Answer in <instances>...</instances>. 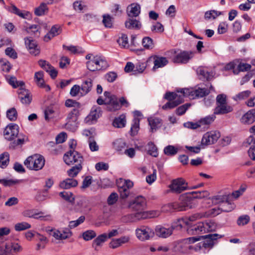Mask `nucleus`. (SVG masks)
I'll return each mask as SVG.
<instances>
[{
  "instance_id": "obj_12",
  "label": "nucleus",
  "mask_w": 255,
  "mask_h": 255,
  "mask_svg": "<svg viewBox=\"0 0 255 255\" xmlns=\"http://www.w3.org/2000/svg\"><path fill=\"white\" fill-rule=\"evenodd\" d=\"M169 187L171 192L176 194H179L188 189L187 183L181 178L173 180Z\"/></svg>"
},
{
  "instance_id": "obj_9",
  "label": "nucleus",
  "mask_w": 255,
  "mask_h": 255,
  "mask_svg": "<svg viewBox=\"0 0 255 255\" xmlns=\"http://www.w3.org/2000/svg\"><path fill=\"white\" fill-rule=\"evenodd\" d=\"M181 93L183 94V96L188 97L191 99H195L203 97L208 95L210 91L206 88H198L195 89H182Z\"/></svg>"
},
{
  "instance_id": "obj_14",
  "label": "nucleus",
  "mask_w": 255,
  "mask_h": 255,
  "mask_svg": "<svg viewBox=\"0 0 255 255\" xmlns=\"http://www.w3.org/2000/svg\"><path fill=\"white\" fill-rule=\"evenodd\" d=\"M220 133L218 131H211L205 133L202 137V145H209L215 143L220 137Z\"/></svg>"
},
{
  "instance_id": "obj_34",
  "label": "nucleus",
  "mask_w": 255,
  "mask_h": 255,
  "mask_svg": "<svg viewBox=\"0 0 255 255\" xmlns=\"http://www.w3.org/2000/svg\"><path fill=\"white\" fill-rule=\"evenodd\" d=\"M93 80L91 79H88L85 80L81 85V89L82 92L81 95H85L88 94L92 89L93 86Z\"/></svg>"
},
{
  "instance_id": "obj_48",
  "label": "nucleus",
  "mask_w": 255,
  "mask_h": 255,
  "mask_svg": "<svg viewBox=\"0 0 255 255\" xmlns=\"http://www.w3.org/2000/svg\"><path fill=\"white\" fill-rule=\"evenodd\" d=\"M117 42L119 45L122 47L126 48L128 47V36L125 34H122L121 36L119 37L117 40Z\"/></svg>"
},
{
  "instance_id": "obj_64",
  "label": "nucleus",
  "mask_w": 255,
  "mask_h": 255,
  "mask_svg": "<svg viewBox=\"0 0 255 255\" xmlns=\"http://www.w3.org/2000/svg\"><path fill=\"white\" fill-rule=\"evenodd\" d=\"M77 122L67 121L65 124V128L66 129L74 132L77 128Z\"/></svg>"
},
{
  "instance_id": "obj_29",
  "label": "nucleus",
  "mask_w": 255,
  "mask_h": 255,
  "mask_svg": "<svg viewBox=\"0 0 255 255\" xmlns=\"http://www.w3.org/2000/svg\"><path fill=\"white\" fill-rule=\"evenodd\" d=\"M108 239L107 234L106 233L103 234L98 236L93 242L92 247L96 250H98V247L102 246L103 244L105 243Z\"/></svg>"
},
{
  "instance_id": "obj_36",
  "label": "nucleus",
  "mask_w": 255,
  "mask_h": 255,
  "mask_svg": "<svg viewBox=\"0 0 255 255\" xmlns=\"http://www.w3.org/2000/svg\"><path fill=\"white\" fill-rule=\"evenodd\" d=\"M229 198L228 195H219L213 197L211 199L213 204L214 205H218L221 207V205L224 204L225 201H227Z\"/></svg>"
},
{
  "instance_id": "obj_46",
  "label": "nucleus",
  "mask_w": 255,
  "mask_h": 255,
  "mask_svg": "<svg viewBox=\"0 0 255 255\" xmlns=\"http://www.w3.org/2000/svg\"><path fill=\"white\" fill-rule=\"evenodd\" d=\"M222 212V210L221 209V207L219 206L217 208H214L211 209L207 212L199 213L204 214L205 216L203 217V218H204V217H208L210 215L213 216H217V215L220 214Z\"/></svg>"
},
{
  "instance_id": "obj_38",
  "label": "nucleus",
  "mask_w": 255,
  "mask_h": 255,
  "mask_svg": "<svg viewBox=\"0 0 255 255\" xmlns=\"http://www.w3.org/2000/svg\"><path fill=\"white\" fill-rule=\"evenodd\" d=\"M215 119L216 116L214 113L211 115H209L201 119L199 121L201 127L204 126H209L214 121Z\"/></svg>"
},
{
  "instance_id": "obj_6",
  "label": "nucleus",
  "mask_w": 255,
  "mask_h": 255,
  "mask_svg": "<svg viewBox=\"0 0 255 255\" xmlns=\"http://www.w3.org/2000/svg\"><path fill=\"white\" fill-rule=\"evenodd\" d=\"M221 236L217 234H210L209 235L201 236V239H205L203 242L199 243L195 247L193 246L189 247L190 249H194L195 251L199 250L202 247L205 248H212L214 245V241L218 238H220Z\"/></svg>"
},
{
  "instance_id": "obj_60",
  "label": "nucleus",
  "mask_w": 255,
  "mask_h": 255,
  "mask_svg": "<svg viewBox=\"0 0 255 255\" xmlns=\"http://www.w3.org/2000/svg\"><path fill=\"white\" fill-rule=\"evenodd\" d=\"M250 220V218L248 215H243L238 218L237 223L239 226H244L247 224Z\"/></svg>"
},
{
  "instance_id": "obj_63",
  "label": "nucleus",
  "mask_w": 255,
  "mask_h": 255,
  "mask_svg": "<svg viewBox=\"0 0 255 255\" xmlns=\"http://www.w3.org/2000/svg\"><path fill=\"white\" fill-rule=\"evenodd\" d=\"M250 94L251 92L250 91H245L236 95L234 99L236 101L242 100L248 98L250 96Z\"/></svg>"
},
{
  "instance_id": "obj_52",
  "label": "nucleus",
  "mask_w": 255,
  "mask_h": 255,
  "mask_svg": "<svg viewBox=\"0 0 255 255\" xmlns=\"http://www.w3.org/2000/svg\"><path fill=\"white\" fill-rule=\"evenodd\" d=\"M177 152L178 148L173 145H168L164 149V153L167 155H174L177 153Z\"/></svg>"
},
{
  "instance_id": "obj_23",
  "label": "nucleus",
  "mask_w": 255,
  "mask_h": 255,
  "mask_svg": "<svg viewBox=\"0 0 255 255\" xmlns=\"http://www.w3.org/2000/svg\"><path fill=\"white\" fill-rule=\"evenodd\" d=\"M255 121V109L249 111L241 119V122L244 124L250 125Z\"/></svg>"
},
{
  "instance_id": "obj_37",
  "label": "nucleus",
  "mask_w": 255,
  "mask_h": 255,
  "mask_svg": "<svg viewBox=\"0 0 255 255\" xmlns=\"http://www.w3.org/2000/svg\"><path fill=\"white\" fill-rule=\"evenodd\" d=\"M184 100L182 97H179V100H175L174 101H170L165 104L164 105L162 106V109L163 110H168L171 109L175 108L177 106L182 102H183Z\"/></svg>"
},
{
  "instance_id": "obj_7",
  "label": "nucleus",
  "mask_w": 255,
  "mask_h": 255,
  "mask_svg": "<svg viewBox=\"0 0 255 255\" xmlns=\"http://www.w3.org/2000/svg\"><path fill=\"white\" fill-rule=\"evenodd\" d=\"M104 96L106 97L107 109L108 111L115 112L121 109V105H119L118 98L116 95L106 91L104 92Z\"/></svg>"
},
{
  "instance_id": "obj_10",
  "label": "nucleus",
  "mask_w": 255,
  "mask_h": 255,
  "mask_svg": "<svg viewBox=\"0 0 255 255\" xmlns=\"http://www.w3.org/2000/svg\"><path fill=\"white\" fill-rule=\"evenodd\" d=\"M205 215L203 214L196 213L189 218L178 219L176 222L172 224L171 228H172V230L173 229L180 230L184 225H190V222L201 219Z\"/></svg>"
},
{
  "instance_id": "obj_35",
  "label": "nucleus",
  "mask_w": 255,
  "mask_h": 255,
  "mask_svg": "<svg viewBox=\"0 0 255 255\" xmlns=\"http://www.w3.org/2000/svg\"><path fill=\"white\" fill-rule=\"evenodd\" d=\"M126 124V116L124 115H121L119 117L116 118L113 122V126L117 128L125 127Z\"/></svg>"
},
{
  "instance_id": "obj_43",
  "label": "nucleus",
  "mask_w": 255,
  "mask_h": 255,
  "mask_svg": "<svg viewBox=\"0 0 255 255\" xmlns=\"http://www.w3.org/2000/svg\"><path fill=\"white\" fill-rule=\"evenodd\" d=\"M39 26L37 25H32L28 28H27L26 31L28 33L33 36L34 37H38L40 36Z\"/></svg>"
},
{
  "instance_id": "obj_44",
  "label": "nucleus",
  "mask_w": 255,
  "mask_h": 255,
  "mask_svg": "<svg viewBox=\"0 0 255 255\" xmlns=\"http://www.w3.org/2000/svg\"><path fill=\"white\" fill-rule=\"evenodd\" d=\"M235 208L234 204L232 203L228 198L227 201L224 203V204H222L221 206V209L222 212H229L232 211Z\"/></svg>"
},
{
  "instance_id": "obj_15",
  "label": "nucleus",
  "mask_w": 255,
  "mask_h": 255,
  "mask_svg": "<svg viewBox=\"0 0 255 255\" xmlns=\"http://www.w3.org/2000/svg\"><path fill=\"white\" fill-rule=\"evenodd\" d=\"M101 115V108L99 107L94 106L92 107L89 115L85 119V122L88 125L93 124L97 121Z\"/></svg>"
},
{
  "instance_id": "obj_17",
  "label": "nucleus",
  "mask_w": 255,
  "mask_h": 255,
  "mask_svg": "<svg viewBox=\"0 0 255 255\" xmlns=\"http://www.w3.org/2000/svg\"><path fill=\"white\" fill-rule=\"evenodd\" d=\"M18 132V126L15 124H11L7 126L5 128L3 134L6 139L11 140L17 137Z\"/></svg>"
},
{
  "instance_id": "obj_56",
  "label": "nucleus",
  "mask_w": 255,
  "mask_h": 255,
  "mask_svg": "<svg viewBox=\"0 0 255 255\" xmlns=\"http://www.w3.org/2000/svg\"><path fill=\"white\" fill-rule=\"evenodd\" d=\"M89 148L92 151H97L99 150V147L93 136H90L88 139Z\"/></svg>"
},
{
  "instance_id": "obj_59",
  "label": "nucleus",
  "mask_w": 255,
  "mask_h": 255,
  "mask_svg": "<svg viewBox=\"0 0 255 255\" xmlns=\"http://www.w3.org/2000/svg\"><path fill=\"white\" fill-rule=\"evenodd\" d=\"M65 106L67 107H73V109H80L81 108L80 103L71 99H68L66 101Z\"/></svg>"
},
{
  "instance_id": "obj_28",
  "label": "nucleus",
  "mask_w": 255,
  "mask_h": 255,
  "mask_svg": "<svg viewBox=\"0 0 255 255\" xmlns=\"http://www.w3.org/2000/svg\"><path fill=\"white\" fill-rule=\"evenodd\" d=\"M125 26L128 29H139L141 27L140 22L136 19L129 18L125 21Z\"/></svg>"
},
{
  "instance_id": "obj_18",
  "label": "nucleus",
  "mask_w": 255,
  "mask_h": 255,
  "mask_svg": "<svg viewBox=\"0 0 255 255\" xmlns=\"http://www.w3.org/2000/svg\"><path fill=\"white\" fill-rule=\"evenodd\" d=\"M194 53L192 52L183 51L177 54L173 59L174 63H187L193 56Z\"/></svg>"
},
{
  "instance_id": "obj_61",
  "label": "nucleus",
  "mask_w": 255,
  "mask_h": 255,
  "mask_svg": "<svg viewBox=\"0 0 255 255\" xmlns=\"http://www.w3.org/2000/svg\"><path fill=\"white\" fill-rule=\"evenodd\" d=\"M85 217L84 216H80L78 219L75 221H72L69 222V227L70 228H74L84 222Z\"/></svg>"
},
{
  "instance_id": "obj_39",
  "label": "nucleus",
  "mask_w": 255,
  "mask_h": 255,
  "mask_svg": "<svg viewBox=\"0 0 255 255\" xmlns=\"http://www.w3.org/2000/svg\"><path fill=\"white\" fill-rule=\"evenodd\" d=\"M9 161V154L7 152H4L0 154V167L5 168Z\"/></svg>"
},
{
  "instance_id": "obj_27",
  "label": "nucleus",
  "mask_w": 255,
  "mask_h": 255,
  "mask_svg": "<svg viewBox=\"0 0 255 255\" xmlns=\"http://www.w3.org/2000/svg\"><path fill=\"white\" fill-rule=\"evenodd\" d=\"M78 185V181L73 178H67L61 182L59 186L63 189H70L71 187H76Z\"/></svg>"
},
{
  "instance_id": "obj_16",
  "label": "nucleus",
  "mask_w": 255,
  "mask_h": 255,
  "mask_svg": "<svg viewBox=\"0 0 255 255\" xmlns=\"http://www.w3.org/2000/svg\"><path fill=\"white\" fill-rule=\"evenodd\" d=\"M50 234L58 240H65L70 238L72 233L69 229L65 228L61 230H51Z\"/></svg>"
},
{
  "instance_id": "obj_30",
  "label": "nucleus",
  "mask_w": 255,
  "mask_h": 255,
  "mask_svg": "<svg viewBox=\"0 0 255 255\" xmlns=\"http://www.w3.org/2000/svg\"><path fill=\"white\" fill-rule=\"evenodd\" d=\"M148 122L152 132L155 131L161 126V120L159 118L150 117L148 119Z\"/></svg>"
},
{
  "instance_id": "obj_19",
  "label": "nucleus",
  "mask_w": 255,
  "mask_h": 255,
  "mask_svg": "<svg viewBox=\"0 0 255 255\" xmlns=\"http://www.w3.org/2000/svg\"><path fill=\"white\" fill-rule=\"evenodd\" d=\"M18 98L23 104L29 105L32 101V95L29 91L23 88H20L18 91Z\"/></svg>"
},
{
  "instance_id": "obj_3",
  "label": "nucleus",
  "mask_w": 255,
  "mask_h": 255,
  "mask_svg": "<svg viewBox=\"0 0 255 255\" xmlns=\"http://www.w3.org/2000/svg\"><path fill=\"white\" fill-rule=\"evenodd\" d=\"M216 107L214 114L216 115H225L232 112L233 108L227 103V96L225 94L218 95L216 97Z\"/></svg>"
},
{
  "instance_id": "obj_62",
  "label": "nucleus",
  "mask_w": 255,
  "mask_h": 255,
  "mask_svg": "<svg viewBox=\"0 0 255 255\" xmlns=\"http://www.w3.org/2000/svg\"><path fill=\"white\" fill-rule=\"evenodd\" d=\"M96 236V233L93 230H88L83 234V238L86 241H89Z\"/></svg>"
},
{
  "instance_id": "obj_26",
  "label": "nucleus",
  "mask_w": 255,
  "mask_h": 255,
  "mask_svg": "<svg viewBox=\"0 0 255 255\" xmlns=\"http://www.w3.org/2000/svg\"><path fill=\"white\" fill-rule=\"evenodd\" d=\"M60 26L57 25L52 27L50 31L45 35L44 40L46 42L48 41L53 37L59 35L61 32Z\"/></svg>"
},
{
  "instance_id": "obj_31",
  "label": "nucleus",
  "mask_w": 255,
  "mask_h": 255,
  "mask_svg": "<svg viewBox=\"0 0 255 255\" xmlns=\"http://www.w3.org/2000/svg\"><path fill=\"white\" fill-rule=\"evenodd\" d=\"M34 79L38 86L40 87H45L47 91L50 90V87L44 84L43 72L39 71L36 72L34 75Z\"/></svg>"
},
{
  "instance_id": "obj_20",
  "label": "nucleus",
  "mask_w": 255,
  "mask_h": 255,
  "mask_svg": "<svg viewBox=\"0 0 255 255\" xmlns=\"http://www.w3.org/2000/svg\"><path fill=\"white\" fill-rule=\"evenodd\" d=\"M188 226L187 231L190 235H197L205 233L203 222H199L194 225H191V222H190V225H188Z\"/></svg>"
},
{
  "instance_id": "obj_45",
  "label": "nucleus",
  "mask_w": 255,
  "mask_h": 255,
  "mask_svg": "<svg viewBox=\"0 0 255 255\" xmlns=\"http://www.w3.org/2000/svg\"><path fill=\"white\" fill-rule=\"evenodd\" d=\"M132 123L130 131L131 135H134L137 134L139 128V119L134 118L133 120Z\"/></svg>"
},
{
  "instance_id": "obj_5",
  "label": "nucleus",
  "mask_w": 255,
  "mask_h": 255,
  "mask_svg": "<svg viewBox=\"0 0 255 255\" xmlns=\"http://www.w3.org/2000/svg\"><path fill=\"white\" fill-rule=\"evenodd\" d=\"M193 197L190 192L181 195L178 203H175L173 207L178 211H185L192 208Z\"/></svg>"
},
{
  "instance_id": "obj_57",
  "label": "nucleus",
  "mask_w": 255,
  "mask_h": 255,
  "mask_svg": "<svg viewBox=\"0 0 255 255\" xmlns=\"http://www.w3.org/2000/svg\"><path fill=\"white\" fill-rule=\"evenodd\" d=\"M103 23L107 28H111L113 26V18L109 14H105L103 16Z\"/></svg>"
},
{
  "instance_id": "obj_4",
  "label": "nucleus",
  "mask_w": 255,
  "mask_h": 255,
  "mask_svg": "<svg viewBox=\"0 0 255 255\" xmlns=\"http://www.w3.org/2000/svg\"><path fill=\"white\" fill-rule=\"evenodd\" d=\"M45 162V158L42 155L35 154L28 156L24 164L29 169L38 171L42 169Z\"/></svg>"
},
{
  "instance_id": "obj_50",
  "label": "nucleus",
  "mask_w": 255,
  "mask_h": 255,
  "mask_svg": "<svg viewBox=\"0 0 255 255\" xmlns=\"http://www.w3.org/2000/svg\"><path fill=\"white\" fill-rule=\"evenodd\" d=\"M7 118L11 121H15L17 119V113L14 108L8 109L6 112Z\"/></svg>"
},
{
  "instance_id": "obj_32",
  "label": "nucleus",
  "mask_w": 255,
  "mask_h": 255,
  "mask_svg": "<svg viewBox=\"0 0 255 255\" xmlns=\"http://www.w3.org/2000/svg\"><path fill=\"white\" fill-rule=\"evenodd\" d=\"M154 66L153 69H156L164 67L167 64L168 61L166 58L164 57H160L158 56H154Z\"/></svg>"
},
{
  "instance_id": "obj_55",
  "label": "nucleus",
  "mask_w": 255,
  "mask_h": 255,
  "mask_svg": "<svg viewBox=\"0 0 255 255\" xmlns=\"http://www.w3.org/2000/svg\"><path fill=\"white\" fill-rule=\"evenodd\" d=\"M148 153L153 157H157L158 155V151L157 147L152 142H149L148 143Z\"/></svg>"
},
{
  "instance_id": "obj_51",
  "label": "nucleus",
  "mask_w": 255,
  "mask_h": 255,
  "mask_svg": "<svg viewBox=\"0 0 255 255\" xmlns=\"http://www.w3.org/2000/svg\"><path fill=\"white\" fill-rule=\"evenodd\" d=\"M59 195L66 201L71 203H73L75 199L73 194L70 192H61Z\"/></svg>"
},
{
  "instance_id": "obj_24",
  "label": "nucleus",
  "mask_w": 255,
  "mask_h": 255,
  "mask_svg": "<svg viewBox=\"0 0 255 255\" xmlns=\"http://www.w3.org/2000/svg\"><path fill=\"white\" fill-rule=\"evenodd\" d=\"M172 228H166L162 226H157L155 229L156 235L161 238H166L172 233Z\"/></svg>"
},
{
  "instance_id": "obj_49",
  "label": "nucleus",
  "mask_w": 255,
  "mask_h": 255,
  "mask_svg": "<svg viewBox=\"0 0 255 255\" xmlns=\"http://www.w3.org/2000/svg\"><path fill=\"white\" fill-rule=\"evenodd\" d=\"M251 68V65L250 64L241 62L238 65V71H237V70H234V73L237 74L239 72L248 71L250 70Z\"/></svg>"
},
{
  "instance_id": "obj_58",
  "label": "nucleus",
  "mask_w": 255,
  "mask_h": 255,
  "mask_svg": "<svg viewBox=\"0 0 255 255\" xmlns=\"http://www.w3.org/2000/svg\"><path fill=\"white\" fill-rule=\"evenodd\" d=\"M204 226L205 227V230L206 232H213L215 230L216 225L215 224L211 221H206L203 222Z\"/></svg>"
},
{
  "instance_id": "obj_22",
  "label": "nucleus",
  "mask_w": 255,
  "mask_h": 255,
  "mask_svg": "<svg viewBox=\"0 0 255 255\" xmlns=\"http://www.w3.org/2000/svg\"><path fill=\"white\" fill-rule=\"evenodd\" d=\"M24 39L25 45L29 52L35 56L38 55L39 53V50L37 48L36 42L31 37H26Z\"/></svg>"
},
{
  "instance_id": "obj_47",
  "label": "nucleus",
  "mask_w": 255,
  "mask_h": 255,
  "mask_svg": "<svg viewBox=\"0 0 255 255\" xmlns=\"http://www.w3.org/2000/svg\"><path fill=\"white\" fill-rule=\"evenodd\" d=\"M48 11L47 5L45 3H42L38 7L35 8L34 13L37 16L44 15Z\"/></svg>"
},
{
  "instance_id": "obj_25",
  "label": "nucleus",
  "mask_w": 255,
  "mask_h": 255,
  "mask_svg": "<svg viewBox=\"0 0 255 255\" xmlns=\"http://www.w3.org/2000/svg\"><path fill=\"white\" fill-rule=\"evenodd\" d=\"M140 12V6L136 3H132L127 8V13L130 17L137 16Z\"/></svg>"
},
{
  "instance_id": "obj_40",
  "label": "nucleus",
  "mask_w": 255,
  "mask_h": 255,
  "mask_svg": "<svg viewBox=\"0 0 255 255\" xmlns=\"http://www.w3.org/2000/svg\"><path fill=\"white\" fill-rule=\"evenodd\" d=\"M82 169V166L81 164H75V166H73L71 168L67 171V174L70 177H75L80 172Z\"/></svg>"
},
{
  "instance_id": "obj_41",
  "label": "nucleus",
  "mask_w": 255,
  "mask_h": 255,
  "mask_svg": "<svg viewBox=\"0 0 255 255\" xmlns=\"http://www.w3.org/2000/svg\"><path fill=\"white\" fill-rule=\"evenodd\" d=\"M79 115V109H73L68 114L67 121L77 122Z\"/></svg>"
},
{
  "instance_id": "obj_11",
  "label": "nucleus",
  "mask_w": 255,
  "mask_h": 255,
  "mask_svg": "<svg viewBox=\"0 0 255 255\" xmlns=\"http://www.w3.org/2000/svg\"><path fill=\"white\" fill-rule=\"evenodd\" d=\"M137 238L141 241L149 240L154 236V232L152 229L145 226H141L135 230Z\"/></svg>"
},
{
  "instance_id": "obj_54",
  "label": "nucleus",
  "mask_w": 255,
  "mask_h": 255,
  "mask_svg": "<svg viewBox=\"0 0 255 255\" xmlns=\"http://www.w3.org/2000/svg\"><path fill=\"white\" fill-rule=\"evenodd\" d=\"M143 46L148 49H152L154 45L152 39L149 37H145L143 38L142 41Z\"/></svg>"
},
{
  "instance_id": "obj_13",
  "label": "nucleus",
  "mask_w": 255,
  "mask_h": 255,
  "mask_svg": "<svg viewBox=\"0 0 255 255\" xmlns=\"http://www.w3.org/2000/svg\"><path fill=\"white\" fill-rule=\"evenodd\" d=\"M121 197L125 199L129 194V189L133 186V183L129 180L120 179L117 182Z\"/></svg>"
},
{
  "instance_id": "obj_1",
  "label": "nucleus",
  "mask_w": 255,
  "mask_h": 255,
  "mask_svg": "<svg viewBox=\"0 0 255 255\" xmlns=\"http://www.w3.org/2000/svg\"><path fill=\"white\" fill-rule=\"evenodd\" d=\"M129 207L136 212L125 216L122 218L124 222H134L147 218V213L144 210L146 206L145 199L142 196H138L129 204Z\"/></svg>"
},
{
  "instance_id": "obj_33",
  "label": "nucleus",
  "mask_w": 255,
  "mask_h": 255,
  "mask_svg": "<svg viewBox=\"0 0 255 255\" xmlns=\"http://www.w3.org/2000/svg\"><path fill=\"white\" fill-rule=\"evenodd\" d=\"M197 73L201 76V79H206L207 80L211 79L214 76L213 72H209L202 67H200L197 69Z\"/></svg>"
},
{
  "instance_id": "obj_53",
  "label": "nucleus",
  "mask_w": 255,
  "mask_h": 255,
  "mask_svg": "<svg viewBox=\"0 0 255 255\" xmlns=\"http://www.w3.org/2000/svg\"><path fill=\"white\" fill-rule=\"evenodd\" d=\"M31 227V225L26 222H21L16 224L14 225V229L16 231H21L28 229H29Z\"/></svg>"
},
{
  "instance_id": "obj_8",
  "label": "nucleus",
  "mask_w": 255,
  "mask_h": 255,
  "mask_svg": "<svg viewBox=\"0 0 255 255\" xmlns=\"http://www.w3.org/2000/svg\"><path fill=\"white\" fill-rule=\"evenodd\" d=\"M63 159L66 164L71 165L74 164H81L83 158L77 151L75 150H70L64 154Z\"/></svg>"
},
{
  "instance_id": "obj_21",
  "label": "nucleus",
  "mask_w": 255,
  "mask_h": 255,
  "mask_svg": "<svg viewBox=\"0 0 255 255\" xmlns=\"http://www.w3.org/2000/svg\"><path fill=\"white\" fill-rule=\"evenodd\" d=\"M4 247L7 255H14L22 250V248L16 243H8Z\"/></svg>"
},
{
  "instance_id": "obj_2",
  "label": "nucleus",
  "mask_w": 255,
  "mask_h": 255,
  "mask_svg": "<svg viewBox=\"0 0 255 255\" xmlns=\"http://www.w3.org/2000/svg\"><path fill=\"white\" fill-rule=\"evenodd\" d=\"M86 59L88 60L86 65L87 68L90 71L104 70L109 67L107 61L101 56H94L92 54H88L86 56Z\"/></svg>"
},
{
  "instance_id": "obj_42",
  "label": "nucleus",
  "mask_w": 255,
  "mask_h": 255,
  "mask_svg": "<svg viewBox=\"0 0 255 255\" xmlns=\"http://www.w3.org/2000/svg\"><path fill=\"white\" fill-rule=\"evenodd\" d=\"M193 199H202L207 198L209 196V193L207 190L197 192H189Z\"/></svg>"
}]
</instances>
